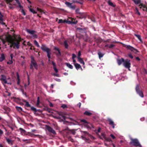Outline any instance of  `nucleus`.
I'll return each instance as SVG.
<instances>
[{"mask_svg": "<svg viewBox=\"0 0 147 147\" xmlns=\"http://www.w3.org/2000/svg\"><path fill=\"white\" fill-rule=\"evenodd\" d=\"M0 39L2 41L3 44H4L6 42H7L11 44V47H16L17 49L19 48V42L21 41L20 38L19 36H18V38L14 37L13 38L10 35H3L0 36Z\"/></svg>", "mask_w": 147, "mask_h": 147, "instance_id": "nucleus-1", "label": "nucleus"}, {"mask_svg": "<svg viewBox=\"0 0 147 147\" xmlns=\"http://www.w3.org/2000/svg\"><path fill=\"white\" fill-rule=\"evenodd\" d=\"M131 142H130V144H133V145L136 146H139V147H142V146L140 144L138 140L136 139H133L131 138Z\"/></svg>", "mask_w": 147, "mask_h": 147, "instance_id": "nucleus-2", "label": "nucleus"}, {"mask_svg": "<svg viewBox=\"0 0 147 147\" xmlns=\"http://www.w3.org/2000/svg\"><path fill=\"white\" fill-rule=\"evenodd\" d=\"M33 66H34L35 68L36 69H38V67L37 64L34 59L33 57H31V64L30 65V68L32 69L33 68Z\"/></svg>", "mask_w": 147, "mask_h": 147, "instance_id": "nucleus-3", "label": "nucleus"}, {"mask_svg": "<svg viewBox=\"0 0 147 147\" xmlns=\"http://www.w3.org/2000/svg\"><path fill=\"white\" fill-rule=\"evenodd\" d=\"M131 64L130 63V60L127 59H126L124 60L123 63V65L126 68L128 69L130 71L129 68L130 67Z\"/></svg>", "mask_w": 147, "mask_h": 147, "instance_id": "nucleus-4", "label": "nucleus"}, {"mask_svg": "<svg viewBox=\"0 0 147 147\" xmlns=\"http://www.w3.org/2000/svg\"><path fill=\"white\" fill-rule=\"evenodd\" d=\"M136 90L137 93L142 97H143V94L142 92L140 90L139 87L138 85H137L136 88Z\"/></svg>", "mask_w": 147, "mask_h": 147, "instance_id": "nucleus-5", "label": "nucleus"}, {"mask_svg": "<svg viewBox=\"0 0 147 147\" xmlns=\"http://www.w3.org/2000/svg\"><path fill=\"white\" fill-rule=\"evenodd\" d=\"M41 48L43 51L46 52L47 53L49 51H51L50 49L48 48L46 46L44 45H42L41 47Z\"/></svg>", "mask_w": 147, "mask_h": 147, "instance_id": "nucleus-6", "label": "nucleus"}, {"mask_svg": "<svg viewBox=\"0 0 147 147\" xmlns=\"http://www.w3.org/2000/svg\"><path fill=\"white\" fill-rule=\"evenodd\" d=\"M7 4H9L10 5L9 6V7L10 9L13 8V7L11 6L12 5H15V4L13 3L14 0H5Z\"/></svg>", "mask_w": 147, "mask_h": 147, "instance_id": "nucleus-7", "label": "nucleus"}, {"mask_svg": "<svg viewBox=\"0 0 147 147\" xmlns=\"http://www.w3.org/2000/svg\"><path fill=\"white\" fill-rule=\"evenodd\" d=\"M46 129L49 132L52 133L54 135H55L56 134V132L50 126L48 125H46Z\"/></svg>", "mask_w": 147, "mask_h": 147, "instance_id": "nucleus-8", "label": "nucleus"}, {"mask_svg": "<svg viewBox=\"0 0 147 147\" xmlns=\"http://www.w3.org/2000/svg\"><path fill=\"white\" fill-rule=\"evenodd\" d=\"M1 80L2 81V82H4L5 84H11V83H7V81L6 80V77L4 75H2L1 76Z\"/></svg>", "mask_w": 147, "mask_h": 147, "instance_id": "nucleus-9", "label": "nucleus"}, {"mask_svg": "<svg viewBox=\"0 0 147 147\" xmlns=\"http://www.w3.org/2000/svg\"><path fill=\"white\" fill-rule=\"evenodd\" d=\"M17 3L20 9H22V12L24 15H25L26 14L24 10L22 9L23 7L21 5L20 3V2L18 0H15Z\"/></svg>", "mask_w": 147, "mask_h": 147, "instance_id": "nucleus-10", "label": "nucleus"}, {"mask_svg": "<svg viewBox=\"0 0 147 147\" xmlns=\"http://www.w3.org/2000/svg\"><path fill=\"white\" fill-rule=\"evenodd\" d=\"M81 121L84 123V126L87 128H90V125H91V124L90 123H88L85 120L82 119L81 120Z\"/></svg>", "mask_w": 147, "mask_h": 147, "instance_id": "nucleus-11", "label": "nucleus"}, {"mask_svg": "<svg viewBox=\"0 0 147 147\" xmlns=\"http://www.w3.org/2000/svg\"><path fill=\"white\" fill-rule=\"evenodd\" d=\"M123 47L126 48L130 50L131 51L134 48L129 45H127L125 44L123 45Z\"/></svg>", "mask_w": 147, "mask_h": 147, "instance_id": "nucleus-12", "label": "nucleus"}, {"mask_svg": "<svg viewBox=\"0 0 147 147\" xmlns=\"http://www.w3.org/2000/svg\"><path fill=\"white\" fill-rule=\"evenodd\" d=\"M123 47L126 48L130 50L131 51L134 48L129 45H127L125 44L123 45Z\"/></svg>", "mask_w": 147, "mask_h": 147, "instance_id": "nucleus-13", "label": "nucleus"}, {"mask_svg": "<svg viewBox=\"0 0 147 147\" xmlns=\"http://www.w3.org/2000/svg\"><path fill=\"white\" fill-rule=\"evenodd\" d=\"M54 49L57 51V52L56 53L57 55L58 56H60L61 53L59 49L57 47H55L54 48Z\"/></svg>", "mask_w": 147, "mask_h": 147, "instance_id": "nucleus-14", "label": "nucleus"}, {"mask_svg": "<svg viewBox=\"0 0 147 147\" xmlns=\"http://www.w3.org/2000/svg\"><path fill=\"white\" fill-rule=\"evenodd\" d=\"M74 66L77 70H78L79 69H80L82 71L83 70L81 66L78 63L75 64H74Z\"/></svg>", "mask_w": 147, "mask_h": 147, "instance_id": "nucleus-15", "label": "nucleus"}, {"mask_svg": "<svg viewBox=\"0 0 147 147\" xmlns=\"http://www.w3.org/2000/svg\"><path fill=\"white\" fill-rule=\"evenodd\" d=\"M108 120L109 121V124L112 126L113 128H115V125L113 121L110 119H108Z\"/></svg>", "mask_w": 147, "mask_h": 147, "instance_id": "nucleus-16", "label": "nucleus"}, {"mask_svg": "<svg viewBox=\"0 0 147 147\" xmlns=\"http://www.w3.org/2000/svg\"><path fill=\"white\" fill-rule=\"evenodd\" d=\"M5 59V54L3 53H2L0 57V62H2Z\"/></svg>", "mask_w": 147, "mask_h": 147, "instance_id": "nucleus-17", "label": "nucleus"}, {"mask_svg": "<svg viewBox=\"0 0 147 147\" xmlns=\"http://www.w3.org/2000/svg\"><path fill=\"white\" fill-rule=\"evenodd\" d=\"M65 4L68 7L72 9H74L75 7L72 6L71 4L68 2H66L65 3Z\"/></svg>", "mask_w": 147, "mask_h": 147, "instance_id": "nucleus-18", "label": "nucleus"}, {"mask_svg": "<svg viewBox=\"0 0 147 147\" xmlns=\"http://www.w3.org/2000/svg\"><path fill=\"white\" fill-rule=\"evenodd\" d=\"M124 59L122 58L117 60V63L119 65H120L123 62H124Z\"/></svg>", "mask_w": 147, "mask_h": 147, "instance_id": "nucleus-19", "label": "nucleus"}, {"mask_svg": "<svg viewBox=\"0 0 147 147\" xmlns=\"http://www.w3.org/2000/svg\"><path fill=\"white\" fill-rule=\"evenodd\" d=\"M78 61L80 62V63L82 64L83 65H84L85 63L83 61L82 59L80 57H77Z\"/></svg>", "mask_w": 147, "mask_h": 147, "instance_id": "nucleus-20", "label": "nucleus"}, {"mask_svg": "<svg viewBox=\"0 0 147 147\" xmlns=\"http://www.w3.org/2000/svg\"><path fill=\"white\" fill-rule=\"evenodd\" d=\"M65 64L66 65L67 67H68L70 69H72L73 68V66L71 64H70L69 63H65Z\"/></svg>", "mask_w": 147, "mask_h": 147, "instance_id": "nucleus-21", "label": "nucleus"}, {"mask_svg": "<svg viewBox=\"0 0 147 147\" xmlns=\"http://www.w3.org/2000/svg\"><path fill=\"white\" fill-rule=\"evenodd\" d=\"M26 31L28 33L32 35L35 33V32L34 30H27Z\"/></svg>", "mask_w": 147, "mask_h": 147, "instance_id": "nucleus-22", "label": "nucleus"}, {"mask_svg": "<svg viewBox=\"0 0 147 147\" xmlns=\"http://www.w3.org/2000/svg\"><path fill=\"white\" fill-rule=\"evenodd\" d=\"M139 6L140 7V8H141L142 7H143V10L144 11H147V7H146L144 5H143L142 4H140V5H139Z\"/></svg>", "mask_w": 147, "mask_h": 147, "instance_id": "nucleus-23", "label": "nucleus"}, {"mask_svg": "<svg viewBox=\"0 0 147 147\" xmlns=\"http://www.w3.org/2000/svg\"><path fill=\"white\" fill-rule=\"evenodd\" d=\"M68 22L67 20H63L61 19H60L59 20L58 23H67Z\"/></svg>", "mask_w": 147, "mask_h": 147, "instance_id": "nucleus-24", "label": "nucleus"}, {"mask_svg": "<svg viewBox=\"0 0 147 147\" xmlns=\"http://www.w3.org/2000/svg\"><path fill=\"white\" fill-rule=\"evenodd\" d=\"M19 129L20 130L22 134V135L25 134L26 131L25 130H24V129L21 128H19Z\"/></svg>", "mask_w": 147, "mask_h": 147, "instance_id": "nucleus-25", "label": "nucleus"}, {"mask_svg": "<svg viewBox=\"0 0 147 147\" xmlns=\"http://www.w3.org/2000/svg\"><path fill=\"white\" fill-rule=\"evenodd\" d=\"M29 9L30 11L32 13L34 14L36 13H37L33 9H32L30 7H29Z\"/></svg>", "mask_w": 147, "mask_h": 147, "instance_id": "nucleus-26", "label": "nucleus"}, {"mask_svg": "<svg viewBox=\"0 0 147 147\" xmlns=\"http://www.w3.org/2000/svg\"><path fill=\"white\" fill-rule=\"evenodd\" d=\"M108 4L111 6L112 7L115 6V5L113 4V3L111 1H108Z\"/></svg>", "mask_w": 147, "mask_h": 147, "instance_id": "nucleus-27", "label": "nucleus"}, {"mask_svg": "<svg viewBox=\"0 0 147 147\" xmlns=\"http://www.w3.org/2000/svg\"><path fill=\"white\" fill-rule=\"evenodd\" d=\"M17 78L18 80V84H19L20 82V77L18 72L17 73Z\"/></svg>", "mask_w": 147, "mask_h": 147, "instance_id": "nucleus-28", "label": "nucleus"}, {"mask_svg": "<svg viewBox=\"0 0 147 147\" xmlns=\"http://www.w3.org/2000/svg\"><path fill=\"white\" fill-rule=\"evenodd\" d=\"M98 55L99 56V57L100 58L101 57H102L104 55V54H103L100 52H98Z\"/></svg>", "mask_w": 147, "mask_h": 147, "instance_id": "nucleus-29", "label": "nucleus"}, {"mask_svg": "<svg viewBox=\"0 0 147 147\" xmlns=\"http://www.w3.org/2000/svg\"><path fill=\"white\" fill-rule=\"evenodd\" d=\"M84 114L90 116L92 115V113L86 111L84 112Z\"/></svg>", "mask_w": 147, "mask_h": 147, "instance_id": "nucleus-30", "label": "nucleus"}, {"mask_svg": "<svg viewBox=\"0 0 147 147\" xmlns=\"http://www.w3.org/2000/svg\"><path fill=\"white\" fill-rule=\"evenodd\" d=\"M135 35L139 39V40L140 41H142V39L141 38L140 36L138 34H135Z\"/></svg>", "mask_w": 147, "mask_h": 147, "instance_id": "nucleus-31", "label": "nucleus"}, {"mask_svg": "<svg viewBox=\"0 0 147 147\" xmlns=\"http://www.w3.org/2000/svg\"><path fill=\"white\" fill-rule=\"evenodd\" d=\"M6 140L7 141L8 143V144H12V141L11 140L9 139L8 138H6Z\"/></svg>", "mask_w": 147, "mask_h": 147, "instance_id": "nucleus-32", "label": "nucleus"}, {"mask_svg": "<svg viewBox=\"0 0 147 147\" xmlns=\"http://www.w3.org/2000/svg\"><path fill=\"white\" fill-rule=\"evenodd\" d=\"M134 3L136 4H139L140 2V0H133Z\"/></svg>", "mask_w": 147, "mask_h": 147, "instance_id": "nucleus-33", "label": "nucleus"}, {"mask_svg": "<svg viewBox=\"0 0 147 147\" xmlns=\"http://www.w3.org/2000/svg\"><path fill=\"white\" fill-rule=\"evenodd\" d=\"M47 56L49 59L51 58V51H49L47 53Z\"/></svg>", "mask_w": 147, "mask_h": 147, "instance_id": "nucleus-34", "label": "nucleus"}, {"mask_svg": "<svg viewBox=\"0 0 147 147\" xmlns=\"http://www.w3.org/2000/svg\"><path fill=\"white\" fill-rule=\"evenodd\" d=\"M12 60H11V59L10 60H9L7 62V63L8 64H9V65L12 64L13 63Z\"/></svg>", "mask_w": 147, "mask_h": 147, "instance_id": "nucleus-35", "label": "nucleus"}, {"mask_svg": "<svg viewBox=\"0 0 147 147\" xmlns=\"http://www.w3.org/2000/svg\"><path fill=\"white\" fill-rule=\"evenodd\" d=\"M16 109L18 110V111H22V109L21 107H18L17 106L16 107Z\"/></svg>", "mask_w": 147, "mask_h": 147, "instance_id": "nucleus-36", "label": "nucleus"}, {"mask_svg": "<svg viewBox=\"0 0 147 147\" xmlns=\"http://www.w3.org/2000/svg\"><path fill=\"white\" fill-rule=\"evenodd\" d=\"M34 43L38 47H40V46L38 42L36 40H35L34 41Z\"/></svg>", "mask_w": 147, "mask_h": 147, "instance_id": "nucleus-37", "label": "nucleus"}, {"mask_svg": "<svg viewBox=\"0 0 147 147\" xmlns=\"http://www.w3.org/2000/svg\"><path fill=\"white\" fill-rule=\"evenodd\" d=\"M61 107H62L63 109H65V108H67V106L65 104H63L61 106Z\"/></svg>", "mask_w": 147, "mask_h": 147, "instance_id": "nucleus-38", "label": "nucleus"}, {"mask_svg": "<svg viewBox=\"0 0 147 147\" xmlns=\"http://www.w3.org/2000/svg\"><path fill=\"white\" fill-rule=\"evenodd\" d=\"M64 46H65V47L66 48H67L68 45L67 44V41H65L64 42Z\"/></svg>", "mask_w": 147, "mask_h": 147, "instance_id": "nucleus-39", "label": "nucleus"}, {"mask_svg": "<svg viewBox=\"0 0 147 147\" xmlns=\"http://www.w3.org/2000/svg\"><path fill=\"white\" fill-rule=\"evenodd\" d=\"M40 103V100H39V97H37V104L36 105L38 106Z\"/></svg>", "mask_w": 147, "mask_h": 147, "instance_id": "nucleus-40", "label": "nucleus"}, {"mask_svg": "<svg viewBox=\"0 0 147 147\" xmlns=\"http://www.w3.org/2000/svg\"><path fill=\"white\" fill-rule=\"evenodd\" d=\"M100 138L101 139L105 138V136L104 133H102L101 134V136L100 137Z\"/></svg>", "mask_w": 147, "mask_h": 147, "instance_id": "nucleus-41", "label": "nucleus"}, {"mask_svg": "<svg viewBox=\"0 0 147 147\" xmlns=\"http://www.w3.org/2000/svg\"><path fill=\"white\" fill-rule=\"evenodd\" d=\"M132 51L135 53H137L138 52V51L136 49L134 48L133 49Z\"/></svg>", "mask_w": 147, "mask_h": 147, "instance_id": "nucleus-42", "label": "nucleus"}, {"mask_svg": "<svg viewBox=\"0 0 147 147\" xmlns=\"http://www.w3.org/2000/svg\"><path fill=\"white\" fill-rule=\"evenodd\" d=\"M37 11H39L40 12L42 13H44V12L41 9H39L38 8H37Z\"/></svg>", "mask_w": 147, "mask_h": 147, "instance_id": "nucleus-43", "label": "nucleus"}, {"mask_svg": "<svg viewBox=\"0 0 147 147\" xmlns=\"http://www.w3.org/2000/svg\"><path fill=\"white\" fill-rule=\"evenodd\" d=\"M32 37L34 38H36L37 37V35L34 33L32 35Z\"/></svg>", "mask_w": 147, "mask_h": 147, "instance_id": "nucleus-44", "label": "nucleus"}, {"mask_svg": "<svg viewBox=\"0 0 147 147\" xmlns=\"http://www.w3.org/2000/svg\"><path fill=\"white\" fill-rule=\"evenodd\" d=\"M32 37L34 38H36L37 37V35L34 33L32 35Z\"/></svg>", "mask_w": 147, "mask_h": 147, "instance_id": "nucleus-45", "label": "nucleus"}, {"mask_svg": "<svg viewBox=\"0 0 147 147\" xmlns=\"http://www.w3.org/2000/svg\"><path fill=\"white\" fill-rule=\"evenodd\" d=\"M26 105L27 107H30V105L29 104V103L27 102H26Z\"/></svg>", "mask_w": 147, "mask_h": 147, "instance_id": "nucleus-46", "label": "nucleus"}, {"mask_svg": "<svg viewBox=\"0 0 147 147\" xmlns=\"http://www.w3.org/2000/svg\"><path fill=\"white\" fill-rule=\"evenodd\" d=\"M53 69L55 70V72H57L58 71V69L56 68V67H53Z\"/></svg>", "mask_w": 147, "mask_h": 147, "instance_id": "nucleus-47", "label": "nucleus"}, {"mask_svg": "<svg viewBox=\"0 0 147 147\" xmlns=\"http://www.w3.org/2000/svg\"><path fill=\"white\" fill-rule=\"evenodd\" d=\"M31 109L32 110L34 111H36V109L34 107H31Z\"/></svg>", "mask_w": 147, "mask_h": 147, "instance_id": "nucleus-48", "label": "nucleus"}, {"mask_svg": "<svg viewBox=\"0 0 147 147\" xmlns=\"http://www.w3.org/2000/svg\"><path fill=\"white\" fill-rule=\"evenodd\" d=\"M136 13H137L139 15H140V13L139 12L138 9L137 8H136Z\"/></svg>", "mask_w": 147, "mask_h": 147, "instance_id": "nucleus-49", "label": "nucleus"}, {"mask_svg": "<svg viewBox=\"0 0 147 147\" xmlns=\"http://www.w3.org/2000/svg\"><path fill=\"white\" fill-rule=\"evenodd\" d=\"M0 15V20L1 21H2L3 20V16L2 15V14H1Z\"/></svg>", "mask_w": 147, "mask_h": 147, "instance_id": "nucleus-50", "label": "nucleus"}, {"mask_svg": "<svg viewBox=\"0 0 147 147\" xmlns=\"http://www.w3.org/2000/svg\"><path fill=\"white\" fill-rule=\"evenodd\" d=\"M52 63L54 67H56L55 63L53 61H52Z\"/></svg>", "mask_w": 147, "mask_h": 147, "instance_id": "nucleus-51", "label": "nucleus"}, {"mask_svg": "<svg viewBox=\"0 0 147 147\" xmlns=\"http://www.w3.org/2000/svg\"><path fill=\"white\" fill-rule=\"evenodd\" d=\"M53 75L55 76H56L58 77H59V75L58 74H53Z\"/></svg>", "mask_w": 147, "mask_h": 147, "instance_id": "nucleus-52", "label": "nucleus"}, {"mask_svg": "<svg viewBox=\"0 0 147 147\" xmlns=\"http://www.w3.org/2000/svg\"><path fill=\"white\" fill-rule=\"evenodd\" d=\"M81 55V53L80 51H79L78 54V57H80V56Z\"/></svg>", "mask_w": 147, "mask_h": 147, "instance_id": "nucleus-53", "label": "nucleus"}, {"mask_svg": "<svg viewBox=\"0 0 147 147\" xmlns=\"http://www.w3.org/2000/svg\"><path fill=\"white\" fill-rule=\"evenodd\" d=\"M76 57V56L75 54H72V59H74V58L75 57Z\"/></svg>", "mask_w": 147, "mask_h": 147, "instance_id": "nucleus-54", "label": "nucleus"}, {"mask_svg": "<svg viewBox=\"0 0 147 147\" xmlns=\"http://www.w3.org/2000/svg\"><path fill=\"white\" fill-rule=\"evenodd\" d=\"M55 80L56 81L58 82H60L61 81V80L59 79L56 78L55 79Z\"/></svg>", "mask_w": 147, "mask_h": 147, "instance_id": "nucleus-55", "label": "nucleus"}, {"mask_svg": "<svg viewBox=\"0 0 147 147\" xmlns=\"http://www.w3.org/2000/svg\"><path fill=\"white\" fill-rule=\"evenodd\" d=\"M111 136L113 139L115 138V136L113 134H111L110 135Z\"/></svg>", "mask_w": 147, "mask_h": 147, "instance_id": "nucleus-56", "label": "nucleus"}, {"mask_svg": "<svg viewBox=\"0 0 147 147\" xmlns=\"http://www.w3.org/2000/svg\"><path fill=\"white\" fill-rule=\"evenodd\" d=\"M13 56V54H11L10 55L11 59V60H12Z\"/></svg>", "mask_w": 147, "mask_h": 147, "instance_id": "nucleus-57", "label": "nucleus"}, {"mask_svg": "<svg viewBox=\"0 0 147 147\" xmlns=\"http://www.w3.org/2000/svg\"><path fill=\"white\" fill-rule=\"evenodd\" d=\"M114 45H113L111 44L109 46V48H112L113 47H114Z\"/></svg>", "mask_w": 147, "mask_h": 147, "instance_id": "nucleus-58", "label": "nucleus"}, {"mask_svg": "<svg viewBox=\"0 0 147 147\" xmlns=\"http://www.w3.org/2000/svg\"><path fill=\"white\" fill-rule=\"evenodd\" d=\"M3 134V131L1 130L0 129V134L1 135L2 134Z\"/></svg>", "mask_w": 147, "mask_h": 147, "instance_id": "nucleus-59", "label": "nucleus"}, {"mask_svg": "<svg viewBox=\"0 0 147 147\" xmlns=\"http://www.w3.org/2000/svg\"><path fill=\"white\" fill-rule=\"evenodd\" d=\"M73 59V62L74 63V64H76L77 63H76V60L75 59Z\"/></svg>", "mask_w": 147, "mask_h": 147, "instance_id": "nucleus-60", "label": "nucleus"}, {"mask_svg": "<svg viewBox=\"0 0 147 147\" xmlns=\"http://www.w3.org/2000/svg\"><path fill=\"white\" fill-rule=\"evenodd\" d=\"M129 56L131 59H132L133 57V56L130 54H129L128 55Z\"/></svg>", "mask_w": 147, "mask_h": 147, "instance_id": "nucleus-61", "label": "nucleus"}, {"mask_svg": "<svg viewBox=\"0 0 147 147\" xmlns=\"http://www.w3.org/2000/svg\"><path fill=\"white\" fill-rule=\"evenodd\" d=\"M49 103H50L49 105H50V107H53V104L51 102H50Z\"/></svg>", "mask_w": 147, "mask_h": 147, "instance_id": "nucleus-62", "label": "nucleus"}, {"mask_svg": "<svg viewBox=\"0 0 147 147\" xmlns=\"http://www.w3.org/2000/svg\"><path fill=\"white\" fill-rule=\"evenodd\" d=\"M82 132L84 134H88L87 132L86 131H82Z\"/></svg>", "mask_w": 147, "mask_h": 147, "instance_id": "nucleus-63", "label": "nucleus"}, {"mask_svg": "<svg viewBox=\"0 0 147 147\" xmlns=\"http://www.w3.org/2000/svg\"><path fill=\"white\" fill-rule=\"evenodd\" d=\"M100 130H101L100 128H99L98 129V131H97L98 132H100Z\"/></svg>", "mask_w": 147, "mask_h": 147, "instance_id": "nucleus-64", "label": "nucleus"}]
</instances>
